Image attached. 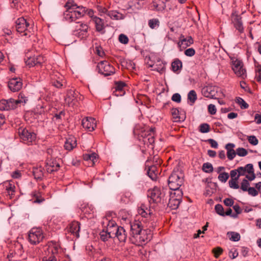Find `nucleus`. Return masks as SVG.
Returning a JSON list of instances; mask_svg holds the SVG:
<instances>
[{
  "instance_id": "nucleus-14",
  "label": "nucleus",
  "mask_w": 261,
  "mask_h": 261,
  "mask_svg": "<svg viewBox=\"0 0 261 261\" xmlns=\"http://www.w3.org/2000/svg\"><path fill=\"white\" fill-rule=\"evenodd\" d=\"M151 158H148L145 162V168L147 169V173L148 176L153 180H155L159 172L157 170V167L151 164Z\"/></svg>"
},
{
  "instance_id": "nucleus-23",
  "label": "nucleus",
  "mask_w": 261,
  "mask_h": 261,
  "mask_svg": "<svg viewBox=\"0 0 261 261\" xmlns=\"http://www.w3.org/2000/svg\"><path fill=\"white\" fill-rule=\"evenodd\" d=\"M143 227L141 222L139 221H134L130 224V237L137 236L142 230Z\"/></svg>"
},
{
  "instance_id": "nucleus-41",
  "label": "nucleus",
  "mask_w": 261,
  "mask_h": 261,
  "mask_svg": "<svg viewBox=\"0 0 261 261\" xmlns=\"http://www.w3.org/2000/svg\"><path fill=\"white\" fill-rule=\"evenodd\" d=\"M182 62L178 59H175L171 64V68L173 72L180 70L182 68Z\"/></svg>"
},
{
  "instance_id": "nucleus-48",
  "label": "nucleus",
  "mask_w": 261,
  "mask_h": 261,
  "mask_svg": "<svg viewBox=\"0 0 261 261\" xmlns=\"http://www.w3.org/2000/svg\"><path fill=\"white\" fill-rule=\"evenodd\" d=\"M227 234H229V239L231 241H232L234 242H237V241H239L240 240L241 236H240V234L238 232H228Z\"/></svg>"
},
{
  "instance_id": "nucleus-57",
  "label": "nucleus",
  "mask_w": 261,
  "mask_h": 261,
  "mask_svg": "<svg viewBox=\"0 0 261 261\" xmlns=\"http://www.w3.org/2000/svg\"><path fill=\"white\" fill-rule=\"evenodd\" d=\"M126 86L125 83L123 82H118L115 83V89L118 91H125L124 88Z\"/></svg>"
},
{
  "instance_id": "nucleus-63",
  "label": "nucleus",
  "mask_w": 261,
  "mask_h": 261,
  "mask_svg": "<svg viewBox=\"0 0 261 261\" xmlns=\"http://www.w3.org/2000/svg\"><path fill=\"white\" fill-rule=\"evenodd\" d=\"M119 40L121 43L126 44L128 42V38L126 35L121 34L119 36Z\"/></svg>"
},
{
  "instance_id": "nucleus-11",
  "label": "nucleus",
  "mask_w": 261,
  "mask_h": 261,
  "mask_svg": "<svg viewBox=\"0 0 261 261\" xmlns=\"http://www.w3.org/2000/svg\"><path fill=\"white\" fill-rule=\"evenodd\" d=\"M25 63L30 67L39 66L41 67L46 60L45 57L42 55H37L33 56L28 53L24 58Z\"/></svg>"
},
{
  "instance_id": "nucleus-42",
  "label": "nucleus",
  "mask_w": 261,
  "mask_h": 261,
  "mask_svg": "<svg viewBox=\"0 0 261 261\" xmlns=\"http://www.w3.org/2000/svg\"><path fill=\"white\" fill-rule=\"evenodd\" d=\"M197 99V94L195 90H192L188 94V99L191 106L193 105Z\"/></svg>"
},
{
  "instance_id": "nucleus-19",
  "label": "nucleus",
  "mask_w": 261,
  "mask_h": 261,
  "mask_svg": "<svg viewBox=\"0 0 261 261\" xmlns=\"http://www.w3.org/2000/svg\"><path fill=\"white\" fill-rule=\"evenodd\" d=\"M82 125L84 128L87 129L88 131L92 132L96 126V120L92 117H87L83 119Z\"/></svg>"
},
{
  "instance_id": "nucleus-27",
  "label": "nucleus",
  "mask_w": 261,
  "mask_h": 261,
  "mask_svg": "<svg viewBox=\"0 0 261 261\" xmlns=\"http://www.w3.org/2000/svg\"><path fill=\"white\" fill-rule=\"evenodd\" d=\"M235 145L233 143H229L225 145V149L227 150V156L229 160H232L237 154V151L233 148Z\"/></svg>"
},
{
  "instance_id": "nucleus-62",
  "label": "nucleus",
  "mask_w": 261,
  "mask_h": 261,
  "mask_svg": "<svg viewBox=\"0 0 261 261\" xmlns=\"http://www.w3.org/2000/svg\"><path fill=\"white\" fill-rule=\"evenodd\" d=\"M184 54L188 57H192L195 54V50L193 48H189L185 50Z\"/></svg>"
},
{
  "instance_id": "nucleus-31",
  "label": "nucleus",
  "mask_w": 261,
  "mask_h": 261,
  "mask_svg": "<svg viewBox=\"0 0 261 261\" xmlns=\"http://www.w3.org/2000/svg\"><path fill=\"white\" fill-rule=\"evenodd\" d=\"M32 173L37 180H42L44 176V169L41 166L33 167Z\"/></svg>"
},
{
  "instance_id": "nucleus-54",
  "label": "nucleus",
  "mask_w": 261,
  "mask_h": 261,
  "mask_svg": "<svg viewBox=\"0 0 261 261\" xmlns=\"http://www.w3.org/2000/svg\"><path fill=\"white\" fill-rule=\"evenodd\" d=\"M15 187L14 185L9 184V185L6 186V190L7 191V193L10 196V197L12 198V196L14 195Z\"/></svg>"
},
{
  "instance_id": "nucleus-9",
  "label": "nucleus",
  "mask_w": 261,
  "mask_h": 261,
  "mask_svg": "<svg viewBox=\"0 0 261 261\" xmlns=\"http://www.w3.org/2000/svg\"><path fill=\"white\" fill-rule=\"evenodd\" d=\"M165 195L164 191L161 190L160 188L157 187H155L152 189L148 191L147 196L150 198L149 202L152 200L154 203H163L164 202Z\"/></svg>"
},
{
  "instance_id": "nucleus-58",
  "label": "nucleus",
  "mask_w": 261,
  "mask_h": 261,
  "mask_svg": "<svg viewBox=\"0 0 261 261\" xmlns=\"http://www.w3.org/2000/svg\"><path fill=\"white\" fill-rule=\"evenodd\" d=\"M199 130L202 133H206L210 132V125L207 123H203L200 125Z\"/></svg>"
},
{
  "instance_id": "nucleus-59",
  "label": "nucleus",
  "mask_w": 261,
  "mask_h": 261,
  "mask_svg": "<svg viewBox=\"0 0 261 261\" xmlns=\"http://www.w3.org/2000/svg\"><path fill=\"white\" fill-rule=\"evenodd\" d=\"M237 154L240 156H245L248 154L247 150L242 147H240L237 149Z\"/></svg>"
},
{
  "instance_id": "nucleus-51",
  "label": "nucleus",
  "mask_w": 261,
  "mask_h": 261,
  "mask_svg": "<svg viewBox=\"0 0 261 261\" xmlns=\"http://www.w3.org/2000/svg\"><path fill=\"white\" fill-rule=\"evenodd\" d=\"M250 183L246 179H243L241 183V189L243 192H247L249 188Z\"/></svg>"
},
{
  "instance_id": "nucleus-39",
  "label": "nucleus",
  "mask_w": 261,
  "mask_h": 261,
  "mask_svg": "<svg viewBox=\"0 0 261 261\" xmlns=\"http://www.w3.org/2000/svg\"><path fill=\"white\" fill-rule=\"evenodd\" d=\"M181 201V200H179L176 198L173 199L169 198L168 203V206L172 210H176L178 207Z\"/></svg>"
},
{
  "instance_id": "nucleus-60",
  "label": "nucleus",
  "mask_w": 261,
  "mask_h": 261,
  "mask_svg": "<svg viewBox=\"0 0 261 261\" xmlns=\"http://www.w3.org/2000/svg\"><path fill=\"white\" fill-rule=\"evenodd\" d=\"M248 141L251 144L253 145H256L258 143L257 139L254 136H249L248 137Z\"/></svg>"
},
{
  "instance_id": "nucleus-10",
  "label": "nucleus",
  "mask_w": 261,
  "mask_h": 261,
  "mask_svg": "<svg viewBox=\"0 0 261 261\" xmlns=\"http://www.w3.org/2000/svg\"><path fill=\"white\" fill-rule=\"evenodd\" d=\"M231 68L234 74L242 79H245L247 77V72L244 67V64L242 61L238 59H234L231 61Z\"/></svg>"
},
{
  "instance_id": "nucleus-38",
  "label": "nucleus",
  "mask_w": 261,
  "mask_h": 261,
  "mask_svg": "<svg viewBox=\"0 0 261 261\" xmlns=\"http://www.w3.org/2000/svg\"><path fill=\"white\" fill-rule=\"evenodd\" d=\"M108 15L111 19L115 20H120L124 18V16L117 11H110L108 12Z\"/></svg>"
},
{
  "instance_id": "nucleus-16",
  "label": "nucleus",
  "mask_w": 261,
  "mask_h": 261,
  "mask_svg": "<svg viewBox=\"0 0 261 261\" xmlns=\"http://www.w3.org/2000/svg\"><path fill=\"white\" fill-rule=\"evenodd\" d=\"M231 17V22L234 28L240 34L243 33L244 32V28L241 16L238 14H232Z\"/></svg>"
},
{
  "instance_id": "nucleus-6",
  "label": "nucleus",
  "mask_w": 261,
  "mask_h": 261,
  "mask_svg": "<svg viewBox=\"0 0 261 261\" xmlns=\"http://www.w3.org/2000/svg\"><path fill=\"white\" fill-rule=\"evenodd\" d=\"M151 238L150 230L148 229H142L137 236L130 237L129 240L132 243L137 245L142 246L145 244Z\"/></svg>"
},
{
  "instance_id": "nucleus-17",
  "label": "nucleus",
  "mask_w": 261,
  "mask_h": 261,
  "mask_svg": "<svg viewBox=\"0 0 261 261\" xmlns=\"http://www.w3.org/2000/svg\"><path fill=\"white\" fill-rule=\"evenodd\" d=\"M9 89L13 92L18 91L22 86V81L20 78H13L9 80L8 84Z\"/></svg>"
},
{
  "instance_id": "nucleus-56",
  "label": "nucleus",
  "mask_w": 261,
  "mask_h": 261,
  "mask_svg": "<svg viewBox=\"0 0 261 261\" xmlns=\"http://www.w3.org/2000/svg\"><path fill=\"white\" fill-rule=\"evenodd\" d=\"M215 209L216 213L222 216H224L225 214L224 212V208L221 204H217L215 206Z\"/></svg>"
},
{
  "instance_id": "nucleus-61",
  "label": "nucleus",
  "mask_w": 261,
  "mask_h": 261,
  "mask_svg": "<svg viewBox=\"0 0 261 261\" xmlns=\"http://www.w3.org/2000/svg\"><path fill=\"white\" fill-rule=\"evenodd\" d=\"M213 252L214 253L215 257L218 258L222 253L223 249L218 247L213 249Z\"/></svg>"
},
{
  "instance_id": "nucleus-22",
  "label": "nucleus",
  "mask_w": 261,
  "mask_h": 261,
  "mask_svg": "<svg viewBox=\"0 0 261 261\" xmlns=\"http://www.w3.org/2000/svg\"><path fill=\"white\" fill-rule=\"evenodd\" d=\"M150 9L156 11H163L166 8V2L162 0H153L150 5Z\"/></svg>"
},
{
  "instance_id": "nucleus-13",
  "label": "nucleus",
  "mask_w": 261,
  "mask_h": 261,
  "mask_svg": "<svg viewBox=\"0 0 261 261\" xmlns=\"http://www.w3.org/2000/svg\"><path fill=\"white\" fill-rule=\"evenodd\" d=\"M97 69L99 73L105 76L113 74L115 72V68L107 61H102L97 65Z\"/></svg>"
},
{
  "instance_id": "nucleus-32",
  "label": "nucleus",
  "mask_w": 261,
  "mask_h": 261,
  "mask_svg": "<svg viewBox=\"0 0 261 261\" xmlns=\"http://www.w3.org/2000/svg\"><path fill=\"white\" fill-rule=\"evenodd\" d=\"M120 227L114 221H109L107 225L106 230L112 236V238H113L117 232V228Z\"/></svg>"
},
{
  "instance_id": "nucleus-26",
  "label": "nucleus",
  "mask_w": 261,
  "mask_h": 261,
  "mask_svg": "<svg viewBox=\"0 0 261 261\" xmlns=\"http://www.w3.org/2000/svg\"><path fill=\"white\" fill-rule=\"evenodd\" d=\"M76 145L77 143L75 137L71 136L66 139L64 144V147L65 149L70 151L75 148Z\"/></svg>"
},
{
  "instance_id": "nucleus-28",
  "label": "nucleus",
  "mask_w": 261,
  "mask_h": 261,
  "mask_svg": "<svg viewBox=\"0 0 261 261\" xmlns=\"http://www.w3.org/2000/svg\"><path fill=\"white\" fill-rule=\"evenodd\" d=\"M92 21L95 24L96 31L97 32H98L101 34H103L105 33V31H103L105 29V25L103 19L98 17H94L93 20Z\"/></svg>"
},
{
  "instance_id": "nucleus-37",
  "label": "nucleus",
  "mask_w": 261,
  "mask_h": 261,
  "mask_svg": "<svg viewBox=\"0 0 261 261\" xmlns=\"http://www.w3.org/2000/svg\"><path fill=\"white\" fill-rule=\"evenodd\" d=\"M171 191L170 193V197L173 199H177L179 200H182V191L180 189L177 190H171Z\"/></svg>"
},
{
  "instance_id": "nucleus-24",
  "label": "nucleus",
  "mask_w": 261,
  "mask_h": 261,
  "mask_svg": "<svg viewBox=\"0 0 261 261\" xmlns=\"http://www.w3.org/2000/svg\"><path fill=\"white\" fill-rule=\"evenodd\" d=\"M60 251H61V247L58 243L53 241L48 243L47 250L48 254H51L50 255H54L56 257V255H57Z\"/></svg>"
},
{
  "instance_id": "nucleus-25",
  "label": "nucleus",
  "mask_w": 261,
  "mask_h": 261,
  "mask_svg": "<svg viewBox=\"0 0 261 261\" xmlns=\"http://www.w3.org/2000/svg\"><path fill=\"white\" fill-rule=\"evenodd\" d=\"M147 66L151 68L152 70L158 71L160 73H163L165 71V65L160 61H158L155 64H150L148 62Z\"/></svg>"
},
{
  "instance_id": "nucleus-29",
  "label": "nucleus",
  "mask_w": 261,
  "mask_h": 261,
  "mask_svg": "<svg viewBox=\"0 0 261 261\" xmlns=\"http://www.w3.org/2000/svg\"><path fill=\"white\" fill-rule=\"evenodd\" d=\"M127 237V233L123 227L120 226L117 228V232L114 238H117L120 242H125Z\"/></svg>"
},
{
  "instance_id": "nucleus-36",
  "label": "nucleus",
  "mask_w": 261,
  "mask_h": 261,
  "mask_svg": "<svg viewBox=\"0 0 261 261\" xmlns=\"http://www.w3.org/2000/svg\"><path fill=\"white\" fill-rule=\"evenodd\" d=\"M133 200L132 194L129 191L124 192L120 198V201L125 204L128 203Z\"/></svg>"
},
{
  "instance_id": "nucleus-46",
  "label": "nucleus",
  "mask_w": 261,
  "mask_h": 261,
  "mask_svg": "<svg viewBox=\"0 0 261 261\" xmlns=\"http://www.w3.org/2000/svg\"><path fill=\"white\" fill-rule=\"evenodd\" d=\"M236 101L240 105L241 108L242 109H246L249 107L248 104L241 97H237L236 98Z\"/></svg>"
},
{
  "instance_id": "nucleus-33",
  "label": "nucleus",
  "mask_w": 261,
  "mask_h": 261,
  "mask_svg": "<svg viewBox=\"0 0 261 261\" xmlns=\"http://www.w3.org/2000/svg\"><path fill=\"white\" fill-rule=\"evenodd\" d=\"M74 93V92L72 90H69L67 92L65 98V101L69 106H72L74 104L75 97Z\"/></svg>"
},
{
  "instance_id": "nucleus-53",
  "label": "nucleus",
  "mask_w": 261,
  "mask_h": 261,
  "mask_svg": "<svg viewBox=\"0 0 261 261\" xmlns=\"http://www.w3.org/2000/svg\"><path fill=\"white\" fill-rule=\"evenodd\" d=\"M239 178L237 177L234 179H231L229 180V186L230 188L233 189H238L239 188V186L238 183Z\"/></svg>"
},
{
  "instance_id": "nucleus-30",
  "label": "nucleus",
  "mask_w": 261,
  "mask_h": 261,
  "mask_svg": "<svg viewBox=\"0 0 261 261\" xmlns=\"http://www.w3.org/2000/svg\"><path fill=\"white\" fill-rule=\"evenodd\" d=\"M80 224L77 221L72 222L68 228V230L72 234L75 235L76 237L79 238L80 236L79 232L80 230Z\"/></svg>"
},
{
  "instance_id": "nucleus-64",
  "label": "nucleus",
  "mask_w": 261,
  "mask_h": 261,
  "mask_svg": "<svg viewBox=\"0 0 261 261\" xmlns=\"http://www.w3.org/2000/svg\"><path fill=\"white\" fill-rule=\"evenodd\" d=\"M208 111L211 115H214L216 113L217 109L214 105L210 104L208 106Z\"/></svg>"
},
{
  "instance_id": "nucleus-3",
  "label": "nucleus",
  "mask_w": 261,
  "mask_h": 261,
  "mask_svg": "<svg viewBox=\"0 0 261 261\" xmlns=\"http://www.w3.org/2000/svg\"><path fill=\"white\" fill-rule=\"evenodd\" d=\"M28 101V98L20 93L18 99L9 98L8 99H2L0 101V110L9 111L16 109L20 104L24 105Z\"/></svg>"
},
{
  "instance_id": "nucleus-45",
  "label": "nucleus",
  "mask_w": 261,
  "mask_h": 261,
  "mask_svg": "<svg viewBox=\"0 0 261 261\" xmlns=\"http://www.w3.org/2000/svg\"><path fill=\"white\" fill-rule=\"evenodd\" d=\"M202 171L205 173H211L213 171V167L210 163H205L202 165Z\"/></svg>"
},
{
  "instance_id": "nucleus-43",
  "label": "nucleus",
  "mask_w": 261,
  "mask_h": 261,
  "mask_svg": "<svg viewBox=\"0 0 261 261\" xmlns=\"http://www.w3.org/2000/svg\"><path fill=\"white\" fill-rule=\"evenodd\" d=\"M97 154L95 153L85 154L83 155V158L85 161L92 162L91 165H93L95 163V161L96 160Z\"/></svg>"
},
{
  "instance_id": "nucleus-55",
  "label": "nucleus",
  "mask_w": 261,
  "mask_h": 261,
  "mask_svg": "<svg viewBox=\"0 0 261 261\" xmlns=\"http://www.w3.org/2000/svg\"><path fill=\"white\" fill-rule=\"evenodd\" d=\"M229 175L227 172L220 173L218 177V179L222 182H225L227 180Z\"/></svg>"
},
{
  "instance_id": "nucleus-18",
  "label": "nucleus",
  "mask_w": 261,
  "mask_h": 261,
  "mask_svg": "<svg viewBox=\"0 0 261 261\" xmlns=\"http://www.w3.org/2000/svg\"><path fill=\"white\" fill-rule=\"evenodd\" d=\"M60 167V164L55 159L47 158L46 160V171L48 173L58 170Z\"/></svg>"
},
{
  "instance_id": "nucleus-21",
  "label": "nucleus",
  "mask_w": 261,
  "mask_h": 261,
  "mask_svg": "<svg viewBox=\"0 0 261 261\" xmlns=\"http://www.w3.org/2000/svg\"><path fill=\"white\" fill-rule=\"evenodd\" d=\"M80 209L86 217L91 218L93 216L94 208L91 204L83 203L81 205Z\"/></svg>"
},
{
  "instance_id": "nucleus-44",
  "label": "nucleus",
  "mask_w": 261,
  "mask_h": 261,
  "mask_svg": "<svg viewBox=\"0 0 261 261\" xmlns=\"http://www.w3.org/2000/svg\"><path fill=\"white\" fill-rule=\"evenodd\" d=\"M122 65L130 70L135 69V64L131 60H126L122 62Z\"/></svg>"
},
{
  "instance_id": "nucleus-4",
  "label": "nucleus",
  "mask_w": 261,
  "mask_h": 261,
  "mask_svg": "<svg viewBox=\"0 0 261 261\" xmlns=\"http://www.w3.org/2000/svg\"><path fill=\"white\" fill-rule=\"evenodd\" d=\"M19 138L24 144L30 145L34 143L36 139V134L30 129L20 127L17 131Z\"/></svg>"
},
{
  "instance_id": "nucleus-12",
  "label": "nucleus",
  "mask_w": 261,
  "mask_h": 261,
  "mask_svg": "<svg viewBox=\"0 0 261 261\" xmlns=\"http://www.w3.org/2000/svg\"><path fill=\"white\" fill-rule=\"evenodd\" d=\"M238 174L237 177L246 175V178L249 180L252 181L255 178L253 166L252 164H247L245 167H239L237 168Z\"/></svg>"
},
{
  "instance_id": "nucleus-49",
  "label": "nucleus",
  "mask_w": 261,
  "mask_h": 261,
  "mask_svg": "<svg viewBox=\"0 0 261 261\" xmlns=\"http://www.w3.org/2000/svg\"><path fill=\"white\" fill-rule=\"evenodd\" d=\"M171 113L175 121H180L179 110L177 108H172L171 110Z\"/></svg>"
},
{
  "instance_id": "nucleus-52",
  "label": "nucleus",
  "mask_w": 261,
  "mask_h": 261,
  "mask_svg": "<svg viewBox=\"0 0 261 261\" xmlns=\"http://www.w3.org/2000/svg\"><path fill=\"white\" fill-rule=\"evenodd\" d=\"M159 24L160 21L157 18L151 19L148 21V25L152 29L159 26Z\"/></svg>"
},
{
  "instance_id": "nucleus-7",
  "label": "nucleus",
  "mask_w": 261,
  "mask_h": 261,
  "mask_svg": "<svg viewBox=\"0 0 261 261\" xmlns=\"http://www.w3.org/2000/svg\"><path fill=\"white\" fill-rule=\"evenodd\" d=\"M154 127H146L138 135L142 138V142L147 146L152 145L154 143Z\"/></svg>"
},
{
  "instance_id": "nucleus-1",
  "label": "nucleus",
  "mask_w": 261,
  "mask_h": 261,
  "mask_svg": "<svg viewBox=\"0 0 261 261\" xmlns=\"http://www.w3.org/2000/svg\"><path fill=\"white\" fill-rule=\"evenodd\" d=\"M66 10L63 14L64 18L68 22H75L86 14V8L78 6L73 1H68L65 4Z\"/></svg>"
},
{
  "instance_id": "nucleus-47",
  "label": "nucleus",
  "mask_w": 261,
  "mask_h": 261,
  "mask_svg": "<svg viewBox=\"0 0 261 261\" xmlns=\"http://www.w3.org/2000/svg\"><path fill=\"white\" fill-rule=\"evenodd\" d=\"M100 238L101 240L103 242H106L109 240L110 238H112V236L109 233V232L107 230H102L100 233Z\"/></svg>"
},
{
  "instance_id": "nucleus-2",
  "label": "nucleus",
  "mask_w": 261,
  "mask_h": 261,
  "mask_svg": "<svg viewBox=\"0 0 261 261\" xmlns=\"http://www.w3.org/2000/svg\"><path fill=\"white\" fill-rule=\"evenodd\" d=\"M16 29L18 33L25 39H34L35 36L34 34L33 24H30L29 20H27L24 17L18 18L15 21Z\"/></svg>"
},
{
  "instance_id": "nucleus-40",
  "label": "nucleus",
  "mask_w": 261,
  "mask_h": 261,
  "mask_svg": "<svg viewBox=\"0 0 261 261\" xmlns=\"http://www.w3.org/2000/svg\"><path fill=\"white\" fill-rule=\"evenodd\" d=\"M51 84L58 88H61L63 86V84L65 83L63 80V77L61 76L59 77V81H54L55 80V77L54 75H51Z\"/></svg>"
},
{
  "instance_id": "nucleus-5",
  "label": "nucleus",
  "mask_w": 261,
  "mask_h": 261,
  "mask_svg": "<svg viewBox=\"0 0 261 261\" xmlns=\"http://www.w3.org/2000/svg\"><path fill=\"white\" fill-rule=\"evenodd\" d=\"M184 183V174L179 171H173L168 178V186L170 190L180 189Z\"/></svg>"
},
{
  "instance_id": "nucleus-20",
  "label": "nucleus",
  "mask_w": 261,
  "mask_h": 261,
  "mask_svg": "<svg viewBox=\"0 0 261 261\" xmlns=\"http://www.w3.org/2000/svg\"><path fill=\"white\" fill-rule=\"evenodd\" d=\"M194 42L193 39L191 36H188L185 38L183 35H181L179 38V41L177 43L178 46L180 48H186L190 46Z\"/></svg>"
},
{
  "instance_id": "nucleus-8",
  "label": "nucleus",
  "mask_w": 261,
  "mask_h": 261,
  "mask_svg": "<svg viewBox=\"0 0 261 261\" xmlns=\"http://www.w3.org/2000/svg\"><path fill=\"white\" fill-rule=\"evenodd\" d=\"M44 238L43 230L40 228H32L28 233V241L32 245L39 244Z\"/></svg>"
},
{
  "instance_id": "nucleus-50",
  "label": "nucleus",
  "mask_w": 261,
  "mask_h": 261,
  "mask_svg": "<svg viewBox=\"0 0 261 261\" xmlns=\"http://www.w3.org/2000/svg\"><path fill=\"white\" fill-rule=\"evenodd\" d=\"M76 23L80 24L79 30L81 31L83 35H85L87 33L88 30V26L86 24L84 23L83 22H80L78 21L76 22Z\"/></svg>"
},
{
  "instance_id": "nucleus-34",
  "label": "nucleus",
  "mask_w": 261,
  "mask_h": 261,
  "mask_svg": "<svg viewBox=\"0 0 261 261\" xmlns=\"http://www.w3.org/2000/svg\"><path fill=\"white\" fill-rule=\"evenodd\" d=\"M138 214L142 217L147 218L148 216L150 215L151 211L148 209L147 206L144 204H142L138 209Z\"/></svg>"
},
{
  "instance_id": "nucleus-35",
  "label": "nucleus",
  "mask_w": 261,
  "mask_h": 261,
  "mask_svg": "<svg viewBox=\"0 0 261 261\" xmlns=\"http://www.w3.org/2000/svg\"><path fill=\"white\" fill-rule=\"evenodd\" d=\"M253 60L255 68L254 71L255 72V79L258 82L261 83V65H260L255 59H253Z\"/></svg>"
},
{
  "instance_id": "nucleus-15",
  "label": "nucleus",
  "mask_w": 261,
  "mask_h": 261,
  "mask_svg": "<svg viewBox=\"0 0 261 261\" xmlns=\"http://www.w3.org/2000/svg\"><path fill=\"white\" fill-rule=\"evenodd\" d=\"M218 89V87L215 86L208 85L202 89L201 92L202 95L206 97L215 98Z\"/></svg>"
}]
</instances>
